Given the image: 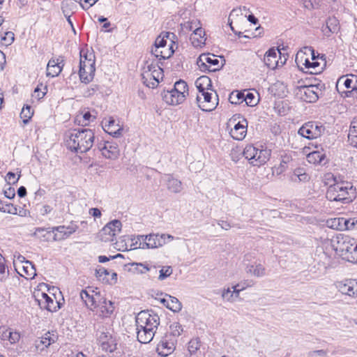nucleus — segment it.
<instances>
[{
    "instance_id": "c9c22d12",
    "label": "nucleus",
    "mask_w": 357,
    "mask_h": 357,
    "mask_svg": "<svg viewBox=\"0 0 357 357\" xmlns=\"http://www.w3.org/2000/svg\"><path fill=\"white\" fill-rule=\"evenodd\" d=\"M102 349L112 352L115 349V344L109 333H101L98 337Z\"/></svg>"
},
{
    "instance_id": "13d9d810",
    "label": "nucleus",
    "mask_w": 357,
    "mask_h": 357,
    "mask_svg": "<svg viewBox=\"0 0 357 357\" xmlns=\"http://www.w3.org/2000/svg\"><path fill=\"white\" fill-rule=\"evenodd\" d=\"M11 328H7L6 326L0 327V338L1 340L5 341L8 340L9 337V333L11 331Z\"/></svg>"
},
{
    "instance_id": "79ce46f5",
    "label": "nucleus",
    "mask_w": 357,
    "mask_h": 357,
    "mask_svg": "<svg viewBox=\"0 0 357 357\" xmlns=\"http://www.w3.org/2000/svg\"><path fill=\"white\" fill-rule=\"evenodd\" d=\"M145 235H138L131 238L132 244L130 245V250H135L137 248L145 249Z\"/></svg>"
},
{
    "instance_id": "bf43d9fd",
    "label": "nucleus",
    "mask_w": 357,
    "mask_h": 357,
    "mask_svg": "<svg viewBox=\"0 0 357 357\" xmlns=\"http://www.w3.org/2000/svg\"><path fill=\"white\" fill-rule=\"evenodd\" d=\"M199 348V343L197 339L192 340L188 343V350L191 354L195 353Z\"/></svg>"
},
{
    "instance_id": "0e129e2a",
    "label": "nucleus",
    "mask_w": 357,
    "mask_h": 357,
    "mask_svg": "<svg viewBox=\"0 0 357 357\" xmlns=\"http://www.w3.org/2000/svg\"><path fill=\"white\" fill-rule=\"evenodd\" d=\"M217 224L225 230H229L231 227V225L225 220H218Z\"/></svg>"
},
{
    "instance_id": "9d476101",
    "label": "nucleus",
    "mask_w": 357,
    "mask_h": 357,
    "mask_svg": "<svg viewBox=\"0 0 357 357\" xmlns=\"http://www.w3.org/2000/svg\"><path fill=\"white\" fill-rule=\"evenodd\" d=\"M239 116H233L231 118L227 123V128L229 131L230 136L235 140H243L247 134L248 122L246 119Z\"/></svg>"
},
{
    "instance_id": "0eeeda50",
    "label": "nucleus",
    "mask_w": 357,
    "mask_h": 357,
    "mask_svg": "<svg viewBox=\"0 0 357 357\" xmlns=\"http://www.w3.org/2000/svg\"><path fill=\"white\" fill-rule=\"evenodd\" d=\"M243 154L251 165L261 167L269 160L271 150L262 146H256L249 144L245 147Z\"/></svg>"
},
{
    "instance_id": "58836bf2",
    "label": "nucleus",
    "mask_w": 357,
    "mask_h": 357,
    "mask_svg": "<svg viewBox=\"0 0 357 357\" xmlns=\"http://www.w3.org/2000/svg\"><path fill=\"white\" fill-rule=\"evenodd\" d=\"M354 280L347 279L336 282V287L343 294L351 296L353 292Z\"/></svg>"
},
{
    "instance_id": "423d86ee",
    "label": "nucleus",
    "mask_w": 357,
    "mask_h": 357,
    "mask_svg": "<svg viewBox=\"0 0 357 357\" xmlns=\"http://www.w3.org/2000/svg\"><path fill=\"white\" fill-rule=\"evenodd\" d=\"M96 72V57L92 50L82 49L79 52V76L82 82L88 84L94 77Z\"/></svg>"
},
{
    "instance_id": "aec40b11",
    "label": "nucleus",
    "mask_w": 357,
    "mask_h": 357,
    "mask_svg": "<svg viewBox=\"0 0 357 357\" xmlns=\"http://www.w3.org/2000/svg\"><path fill=\"white\" fill-rule=\"evenodd\" d=\"M77 229L78 226L73 223L68 226L54 227L52 228V232L54 234L53 239L55 241L66 239L75 233Z\"/></svg>"
},
{
    "instance_id": "de8ad7c7",
    "label": "nucleus",
    "mask_w": 357,
    "mask_h": 357,
    "mask_svg": "<svg viewBox=\"0 0 357 357\" xmlns=\"http://www.w3.org/2000/svg\"><path fill=\"white\" fill-rule=\"evenodd\" d=\"M33 114V110H31V107L29 105H26L22 108L21 111L20 117L22 119L23 123L26 124L31 119Z\"/></svg>"
},
{
    "instance_id": "338daca9",
    "label": "nucleus",
    "mask_w": 357,
    "mask_h": 357,
    "mask_svg": "<svg viewBox=\"0 0 357 357\" xmlns=\"http://www.w3.org/2000/svg\"><path fill=\"white\" fill-rule=\"evenodd\" d=\"M110 273H111L110 271H109L103 267H101L96 271V274L99 277L102 276V275H109L110 274Z\"/></svg>"
},
{
    "instance_id": "f257e3e1",
    "label": "nucleus",
    "mask_w": 357,
    "mask_h": 357,
    "mask_svg": "<svg viewBox=\"0 0 357 357\" xmlns=\"http://www.w3.org/2000/svg\"><path fill=\"white\" fill-rule=\"evenodd\" d=\"M137 337L139 342H150L160 324L159 317L149 311H141L136 317Z\"/></svg>"
},
{
    "instance_id": "b1692460",
    "label": "nucleus",
    "mask_w": 357,
    "mask_h": 357,
    "mask_svg": "<svg viewBox=\"0 0 357 357\" xmlns=\"http://www.w3.org/2000/svg\"><path fill=\"white\" fill-rule=\"evenodd\" d=\"M281 55L278 49L271 48L264 55V61L265 65L270 69L274 70L279 66L278 56Z\"/></svg>"
},
{
    "instance_id": "8fccbe9b",
    "label": "nucleus",
    "mask_w": 357,
    "mask_h": 357,
    "mask_svg": "<svg viewBox=\"0 0 357 357\" xmlns=\"http://www.w3.org/2000/svg\"><path fill=\"white\" fill-rule=\"evenodd\" d=\"M173 273V269L170 266H161L159 271L158 280L162 281L169 277Z\"/></svg>"
},
{
    "instance_id": "f704fd0d",
    "label": "nucleus",
    "mask_w": 357,
    "mask_h": 357,
    "mask_svg": "<svg viewBox=\"0 0 357 357\" xmlns=\"http://www.w3.org/2000/svg\"><path fill=\"white\" fill-rule=\"evenodd\" d=\"M310 177L304 168L298 167L294 170L290 176V179L294 183H306Z\"/></svg>"
},
{
    "instance_id": "5fc2aeb1",
    "label": "nucleus",
    "mask_w": 357,
    "mask_h": 357,
    "mask_svg": "<svg viewBox=\"0 0 357 357\" xmlns=\"http://www.w3.org/2000/svg\"><path fill=\"white\" fill-rule=\"evenodd\" d=\"M244 101L246 105L248 106H254L257 105L258 100L256 98L255 96L250 92H248L246 95L244 94Z\"/></svg>"
},
{
    "instance_id": "2eb2a0df",
    "label": "nucleus",
    "mask_w": 357,
    "mask_h": 357,
    "mask_svg": "<svg viewBox=\"0 0 357 357\" xmlns=\"http://www.w3.org/2000/svg\"><path fill=\"white\" fill-rule=\"evenodd\" d=\"M356 218L346 219L344 218H334L326 221L328 227L335 230L344 231L354 229L357 226Z\"/></svg>"
},
{
    "instance_id": "3c124183",
    "label": "nucleus",
    "mask_w": 357,
    "mask_h": 357,
    "mask_svg": "<svg viewBox=\"0 0 357 357\" xmlns=\"http://www.w3.org/2000/svg\"><path fill=\"white\" fill-rule=\"evenodd\" d=\"M8 275V267L6 265V260L0 253V280H4Z\"/></svg>"
},
{
    "instance_id": "393cba45",
    "label": "nucleus",
    "mask_w": 357,
    "mask_h": 357,
    "mask_svg": "<svg viewBox=\"0 0 357 357\" xmlns=\"http://www.w3.org/2000/svg\"><path fill=\"white\" fill-rule=\"evenodd\" d=\"M162 99L168 105H178L181 104L185 100L183 96L172 89L162 93Z\"/></svg>"
},
{
    "instance_id": "4c0bfd02",
    "label": "nucleus",
    "mask_w": 357,
    "mask_h": 357,
    "mask_svg": "<svg viewBox=\"0 0 357 357\" xmlns=\"http://www.w3.org/2000/svg\"><path fill=\"white\" fill-rule=\"evenodd\" d=\"M165 181L167 188L170 192L178 193L182 190V183L177 178H174L171 175H167L165 178Z\"/></svg>"
},
{
    "instance_id": "09e8293b",
    "label": "nucleus",
    "mask_w": 357,
    "mask_h": 357,
    "mask_svg": "<svg viewBox=\"0 0 357 357\" xmlns=\"http://www.w3.org/2000/svg\"><path fill=\"white\" fill-rule=\"evenodd\" d=\"M244 100V93L238 91L232 92L229 97V102L234 105L241 104Z\"/></svg>"
},
{
    "instance_id": "cd10ccee",
    "label": "nucleus",
    "mask_w": 357,
    "mask_h": 357,
    "mask_svg": "<svg viewBox=\"0 0 357 357\" xmlns=\"http://www.w3.org/2000/svg\"><path fill=\"white\" fill-rule=\"evenodd\" d=\"M292 161V156L291 153H284L281 155L280 162L278 165H275L272 168V173L273 175L279 176L284 172L289 164Z\"/></svg>"
},
{
    "instance_id": "052dcab7",
    "label": "nucleus",
    "mask_w": 357,
    "mask_h": 357,
    "mask_svg": "<svg viewBox=\"0 0 357 357\" xmlns=\"http://www.w3.org/2000/svg\"><path fill=\"white\" fill-rule=\"evenodd\" d=\"M20 177V174H19L17 176V177H16L15 174L10 172H8L6 174V180L10 184H15V183H16L17 182V181L19 180Z\"/></svg>"
},
{
    "instance_id": "72a5a7b5",
    "label": "nucleus",
    "mask_w": 357,
    "mask_h": 357,
    "mask_svg": "<svg viewBox=\"0 0 357 357\" xmlns=\"http://www.w3.org/2000/svg\"><path fill=\"white\" fill-rule=\"evenodd\" d=\"M192 45L195 47H202L206 44V33L204 29L197 30L195 33H192L190 37Z\"/></svg>"
},
{
    "instance_id": "6e6d98bb",
    "label": "nucleus",
    "mask_w": 357,
    "mask_h": 357,
    "mask_svg": "<svg viewBox=\"0 0 357 357\" xmlns=\"http://www.w3.org/2000/svg\"><path fill=\"white\" fill-rule=\"evenodd\" d=\"M326 25L329 27V29L332 31L333 33H335L338 31V21L336 18H329L326 21Z\"/></svg>"
},
{
    "instance_id": "4be33fe9",
    "label": "nucleus",
    "mask_w": 357,
    "mask_h": 357,
    "mask_svg": "<svg viewBox=\"0 0 357 357\" xmlns=\"http://www.w3.org/2000/svg\"><path fill=\"white\" fill-rule=\"evenodd\" d=\"M175 342L176 340L166 334L157 345L158 354L165 357L171 354L175 349Z\"/></svg>"
},
{
    "instance_id": "473e14b6",
    "label": "nucleus",
    "mask_w": 357,
    "mask_h": 357,
    "mask_svg": "<svg viewBox=\"0 0 357 357\" xmlns=\"http://www.w3.org/2000/svg\"><path fill=\"white\" fill-rule=\"evenodd\" d=\"M316 149L317 150L307 154V160L314 165L322 164L325 160L326 153L323 149L319 150L317 146Z\"/></svg>"
},
{
    "instance_id": "39448f33",
    "label": "nucleus",
    "mask_w": 357,
    "mask_h": 357,
    "mask_svg": "<svg viewBox=\"0 0 357 357\" xmlns=\"http://www.w3.org/2000/svg\"><path fill=\"white\" fill-rule=\"evenodd\" d=\"M326 196L330 201L349 203L356 198V190L349 182H337L328 187Z\"/></svg>"
},
{
    "instance_id": "f8f14e48",
    "label": "nucleus",
    "mask_w": 357,
    "mask_h": 357,
    "mask_svg": "<svg viewBox=\"0 0 357 357\" xmlns=\"http://www.w3.org/2000/svg\"><path fill=\"white\" fill-rule=\"evenodd\" d=\"M122 223L119 220H114L106 224L99 231L98 236L102 241L112 242L121 232Z\"/></svg>"
},
{
    "instance_id": "2f4dec72",
    "label": "nucleus",
    "mask_w": 357,
    "mask_h": 357,
    "mask_svg": "<svg viewBox=\"0 0 357 357\" xmlns=\"http://www.w3.org/2000/svg\"><path fill=\"white\" fill-rule=\"evenodd\" d=\"M63 65L59 61V59H52L49 61L47 66V76L54 77L58 76L61 72Z\"/></svg>"
},
{
    "instance_id": "6e6552de",
    "label": "nucleus",
    "mask_w": 357,
    "mask_h": 357,
    "mask_svg": "<svg viewBox=\"0 0 357 357\" xmlns=\"http://www.w3.org/2000/svg\"><path fill=\"white\" fill-rule=\"evenodd\" d=\"M143 83L149 88L156 87L163 79V70L156 63L147 61L142 68Z\"/></svg>"
},
{
    "instance_id": "ea45409f",
    "label": "nucleus",
    "mask_w": 357,
    "mask_h": 357,
    "mask_svg": "<svg viewBox=\"0 0 357 357\" xmlns=\"http://www.w3.org/2000/svg\"><path fill=\"white\" fill-rule=\"evenodd\" d=\"M95 119L89 111H81L75 116V123L82 126H86Z\"/></svg>"
},
{
    "instance_id": "c85d7f7f",
    "label": "nucleus",
    "mask_w": 357,
    "mask_h": 357,
    "mask_svg": "<svg viewBox=\"0 0 357 357\" xmlns=\"http://www.w3.org/2000/svg\"><path fill=\"white\" fill-rule=\"evenodd\" d=\"M57 340V335L52 332H47L40 339L36 342V346L38 349L43 350L48 347L50 344L55 342Z\"/></svg>"
},
{
    "instance_id": "a211bd4d",
    "label": "nucleus",
    "mask_w": 357,
    "mask_h": 357,
    "mask_svg": "<svg viewBox=\"0 0 357 357\" xmlns=\"http://www.w3.org/2000/svg\"><path fill=\"white\" fill-rule=\"evenodd\" d=\"M320 92L317 86L309 85L300 86L296 94L303 101L314 102L318 100Z\"/></svg>"
},
{
    "instance_id": "e433bc0d",
    "label": "nucleus",
    "mask_w": 357,
    "mask_h": 357,
    "mask_svg": "<svg viewBox=\"0 0 357 357\" xmlns=\"http://www.w3.org/2000/svg\"><path fill=\"white\" fill-rule=\"evenodd\" d=\"M195 86L199 93L214 90L212 88L211 80L208 76H200L195 81Z\"/></svg>"
},
{
    "instance_id": "1a4fd4ad",
    "label": "nucleus",
    "mask_w": 357,
    "mask_h": 357,
    "mask_svg": "<svg viewBox=\"0 0 357 357\" xmlns=\"http://www.w3.org/2000/svg\"><path fill=\"white\" fill-rule=\"evenodd\" d=\"M38 287L33 291V297L40 308L50 312H56L61 308L60 303L56 300L54 293L51 296L43 291V289L47 287L45 284H40Z\"/></svg>"
},
{
    "instance_id": "6ab92c4d",
    "label": "nucleus",
    "mask_w": 357,
    "mask_h": 357,
    "mask_svg": "<svg viewBox=\"0 0 357 357\" xmlns=\"http://www.w3.org/2000/svg\"><path fill=\"white\" fill-rule=\"evenodd\" d=\"M336 88L340 93H344V89H349L348 93L357 92V75H347L340 77L337 81Z\"/></svg>"
},
{
    "instance_id": "bb28decb",
    "label": "nucleus",
    "mask_w": 357,
    "mask_h": 357,
    "mask_svg": "<svg viewBox=\"0 0 357 357\" xmlns=\"http://www.w3.org/2000/svg\"><path fill=\"white\" fill-rule=\"evenodd\" d=\"M241 284H236L227 289H223L222 298L229 303H234L239 297L240 292L245 289V287L237 289Z\"/></svg>"
},
{
    "instance_id": "603ef678",
    "label": "nucleus",
    "mask_w": 357,
    "mask_h": 357,
    "mask_svg": "<svg viewBox=\"0 0 357 357\" xmlns=\"http://www.w3.org/2000/svg\"><path fill=\"white\" fill-rule=\"evenodd\" d=\"M184 26L187 30L192 31V33L196 32L197 30L199 31L203 29L201 22L197 20H193L190 22H188Z\"/></svg>"
},
{
    "instance_id": "f03ea898",
    "label": "nucleus",
    "mask_w": 357,
    "mask_h": 357,
    "mask_svg": "<svg viewBox=\"0 0 357 357\" xmlns=\"http://www.w3.org/2000/svg\"><path fill=\"white\" fill-rule=\"evenodd\" d=\"M94 139V133L90 129L72 130L66 132L64 142L68 149L83 153L91 149Z\"/></svg>"
},
{
    "instance_id": "a878e982",
    "label": "nucleus",
    "mask_w": 357,
    "mask_h": 357,
    "mask_svg": "<svg viewBox=\"0 0 357 357\" xmlns=\"http://www.w3.org/2000/svg\"><path fill=\"white\" fill-rule=\"evenodd\" d=\"M154 56L160 59H166L169 58L174 53L173 41L169 39V44L162 47H154L152 49Z\"/></svg>"
},
{
    "instance_id": "a19ab883",
    "label": "nucleus",
    "mask_w": 357,
    "mask_h": 357,
    "mask_svg": "<svg viewBox=\"0 0 357 357\" xmlns=\"http://www.w3.org/2000/svg\"><path fill=\"white\" fill-rule=\"evenodd\" d=\"M348 139L351 144L357 148V117L351 122Z\"/></svg>"
},
{
    "instance_id": "5701e85b",
    "label": "nucleus",
    "mask_w": 357,
    "mask_h": 357,
    "mask_svg": "<svg viewBox=\"0 0 357 357\" xmlns=\"http://www.w3.org/2000/svg\"><path fill=\"white\" fill-rule=\"evenodd\" d=\"M102 123L104 130L108 134L114 137L121 136L123 128L112 117L105 119Z\"/></svg>"
},
{
    "instance_id": "c756f323",
    "label": "nucleus",
    "mask_w": 357,
    "mask_h": 357,
    "mask_svg": "<svg viewBox=\"0 0 357 357\" xmlns=\"http://www.w3.org/2000/svg\"><path fill=\"white\" fill-rule=\"evenodd\" d=\"M160 302L173 312H179L182 308L181 303L178 299L169 295H165L164 298L160 299Z\"/></svg>"
},
{
    "instance_id": "e2e57ef3",
    "label": "nucleus",
    "mask_w": 357,
    "mask_h": 357,
    "mask_svg": "<svg viewBox=\"0 0 357 357\" xmlns=\"http://www.w3.org/2000/svg\"><path fill=\"white\" fill-rule=\"evenodd\" d=\"M89 213L95 218H100L102 215L100 210L98 208H90L89 211Z\"/></svg>"
},
{
    "instance_id": "4d7b16f0",
    "label": "nucleus",
    "mask_w": 357,
    "mask_h": 357,
    "mask_svg": "<svg viewBox=\"0 0 357 357\" xmlns=\"http://www.w3.org/2000/svg\"><path fill=\"white\" fill-rule=\"evenodd\" d=\"M14 38V33L12 31L6 32L4 36L1 37V40L6 45H9L13 43Z\"/></svg>"
},
{
    "instance_id": "69168bd1",
    "label": "nucleus",
    "mask_w": 357,
    "mask_h": 357,
    "mask_svg": "<svg viewBox=\"0 0 357 357\" xmlns=\"http://www.w3.org/2000/svg\"><path fill=\"white\" fill-rule=\"evenodd\" d=\"M52 211V208L49 205H44L41 207L40 212L41 215H45L49 214Z\"/></svg>"
},
{
    "instance_id": "dca6fc26",
    "label": "nucleus",
    "mask_w": 357,
    "mask_h": 357,
    "mask_svg": "<svg viewBox=\"0 0 357 357\" xmlns=\"http://www.w3.org/2000/svg\"><path fill=\"white\" fill-rule=\"evenodd\" d=\"M250 255H246L243 260L245 273L250 276H254L256 278H262L265 276V267L261 263L257 261L251 263L250 259Z\"/></svg>"
},
{
    "instance_id": "864d4df0",
    "label": "nucleus",
    "mask_w": 357,
    "mask_h": 357,
    "mask_svg": "<svg viewBox=\"0 0 357 357\" xmlns=\"http://www.w3.org/2000/svg\"><path fill=\"white\" fill-rule=\"evenodd\" d=\"M47 91V88L46 86H44L43 89L39 86H38L35 89L32 96L34 98H36L38 100H39L42 99L45 96V95L46 94Z\"/></svg>"
},
{
    "instance_id": "774afa93",
    "label": "nucleus",
    "mask_w": 357,
    "mask_h": 357,
    "mask_svg": "<svg viewBox=\"0 0 357 357\" xmlns=\"http://www.w3.org/2000/svg\"><path fill=\"white\" fill-rule=\"evenodd\" d=\"M98 90V86L97 85H93L90 88L88 89L85 94L88 96L93 95Z\"/></svg>"
},
{
    "instance_id": "a18cd8bd",
    "label": "nucleus",
    "mask_w": 357,
    "mask_h": 357,
    "mask_svg": "<svg viewBox=\"0 0 357 357\" xmlns=\"http://www.w3.org/2000/svg\"><path fill=\"white\" fill-rule=\"evenodd\" d=\"M51 231H48L47 229L38 227L35 229L33 236L41 241H47L50 236Z\"/></svg>"
},
{
    "instance_id": "37998d69",
    "label": "nucleus",
    "mask_w": 357,
    "mask_h": 357,
    "mask_svg": "<svg viewBox=\"0 0 357 357\" xmlns=\"http://www.w3.org/2000/svg\"><path fill=\"white\" fill-rule=\"evenodd\" d=\"M175 91L183 96L185 98L188 95V87L187 83L183 80H179L174 84V89Z\"/></svg>"
},
{
    "instance_id": "7c9ffc66",
    "label": "nucleus",
    "mask_w": 357,
    "mask_h": 357,
    "mask_svg": "<svg viewBox=\"0 0 357 357\" xmlns=\"http://www.w3.org/2000/svg\"><path fill=\"white\" fill-rule=\"evenodd\" d=\"M16 270L21 276L26 279H33L36 275V269L29 261H24L22 266L16 268Z\"/></svg>"
},
{
    "instance_id": "c03bdc74",
    "label": "nucleus",
    "mask_w": 357,
    "mask_h": 357,
    "mask_svg": "<svg viewBox=\"0 0 357 357\" xmlns=\"http://www.w3.org/2000/svg\"><path fill=\"white\" fill-rule=\"evenodd\" d=\"M183 332V328L181 325L178 322H173L169 326V337L176 340L181 333Z\"/></svg>"
},
{
    "instance_id": "4468645a",
    "label": "nucleus",
    "mask_w": 357,
    "mask_h": 357,
    "mask_svg": "<svg viewBox=\"0 0 357 357\" xmlns=\"http://www.w3.org/2000/svg\"><path fill=\"white\" fill-rule=\"evenodd\" d=\"M199 68L202 70H208L213 72L220 68L219 60L214 54H201L197 61Z\"/></svg>"
},
{
    "instance_id": "f3484780",
    "label": "nucleus",
    "mask_w": 357,
    "mask_h": 357,
    "mask_svg": "<svg viewBox=\"0 0 357 357\" xmlns=\"http://www.w3.org/2000/svg\"><path fill=\"white\" fill-rule=\"evenodd\" d=\"M145 249L156 248L161 247L169 241L174 239V236L169 234H155L145 235Z\"/></svg>"
},
{
    "instance_id": "20e7f679",
    "label": "nucleus",
    "mask_w": 357,
    "mask_h": 357,
    "mask_svg": "<svg viewBox=\"0 0 357 357\" xmlns=\"http://www.w3.org/2000/svg\"><path fill=\"white\" fill-rule=\"evenodd\" d=\"M332 246L336 253L343 259L357 264V241L354 238L339 234L332 240Z\"/></svg>"
},
{
    "instance_id": "ddd939ff",
    "label": "nucleus",
    "mask_w": 357,
    "mask_h": 357,
    "mask_svg": "<svg viewBox=\"0 0 357 357\" xmlns=\"http://www.w3.org/2000/svg\"><path fill=\"white\" fill-rule=\"evenodd\" d=\"M324 127L318 122L305 123L299 130L298 134L307 139H315L320 137L324 132Z\"/></svg>"
},
{
    "instance_id": "680f3d73",
    "label": "nucleus",
    "mask_w": 357,
    "mask_h": 357,
    "mask_svg": "<svg viewBox=\"0 0 357 357\" xmlns=\"http://www.w3.org/2000/svg\"><path fill=\"white\" fill-rule=\"evenodd\" d=\"M20 339V335L18 332L17 331H13V330H11L10 333H9V337H8V341L11 343V344H15L16 342H17Z\"/></svg>"
},
{
    "instance_id": "412c9836",
    "label": "nucleus",
    "mask_w": 357,
    "mask_h": 357,
    "mask_svg": "<svg viewBox=\"0 0 357 357\" xmlns=\"http://www.w3.org/2000/svg\"><path fill=\"white\" fill-rule=\"evenodd\" d=\"M102 155L108 159L115 160L120 153L119 146L115 142H105L98 146Z\"/></svg>"
},
{
    "instance_id": "49530a36",
    "label": "nucleus",
    "mask_w": 357,
    "mask_h": 357,
    "mask_svg": "<svg viewBox=\"0 0 357 357\" xmlns=\"http://www.w3.org/2000/svg\"><path fill=\"white\" fill-rule=\"evenodd\" d=\"M170 33L169 32L161 33L158 38L155 39L154 47H162V46H166L169 44V38Z\"/></svg>"
},
{
    "instance_id": "7ed1b4c3",
    "label": "nucleus",
    "mask_w": 357,
    "mask_h": 357,
    "mask_svg": "<svg viewBox=\"0 0 357 357\" xmlns=\"http://www.w3.org/2000/svg\"><path fill=\"white\" fill-rule=\"evenodd\" d=\"M79 296L86 305L100 317H107L114 311L113 303L91 288L82 290Z\"/></svg>"
},
{
    "instance_id": "9b49d317",
    "label": "nucleus",
    "mask_w": 357,
    "mask_h": 357,
    "mask_svg": "<svg viewBox=\"0 0 357 357\" xmlns=\"http://www.w3.org/2000/svg\"><path fill=\"white\" fill-rule=\"evenodd\" d=\"M218 96L215 90L199 93L197 96L198 107L204 112L214 110L218 105Z\"/></svg>"
}]
</instances>
